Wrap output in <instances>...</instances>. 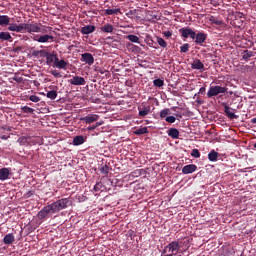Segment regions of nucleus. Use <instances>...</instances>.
<instances>
[{
    "label": "nucleus",
    "mask_w": 256,
    "mask_h": 256,
    "mask_svg": "<svg viewBox=\"0 0 256 256\" xmlns=\"http://www.w3.org/2000/svg\"><path fill=\"white\" fill-rule=\"evenodd\" d=\"M179 33L181 34V37L187 39L191 38L192 40H195L196 32L191 28H180Z\"/></svg>",
    "instance_id": "obj_6"
},
{
    "label": "nucleus",
    "mask_w": 256,
    "mask_h": 256,
    "mask_svg": "<svg viewBox=\"0 0 256 256\" xmlns=\"http://www.w3.org/2000/svg\"><path fill=\"white\" fill-rule=\"evenodd\" d=\"M151 113V106H144V107H138V115H140L141 118L146 117L148 114Z\"/></svg>",
    "instance_id": "obj_17"
},
{
    "label": "nucleus",
    "mask_w": 256,
    "mask_h": 256,
    "mask_svg": "<svg viewBox=\"0 0 256 256\" xmlns=\"http://www.w3.org/2000/svg\"><path fill=\"white\" fill-rule=\"evenodd\" d=\"M38 54H39L38 51L33 52V56H37Z\"/></svg>",
    "instance_id": "obj_54"
},
{
    "label": "nucleus",
    "mask_w": 256,
    "mask_h": 256,
    "mask_svg": "<svg viewBox=\"0 0 256 256\" xmlns=\"http://www.w3.org/2000/svg\"><path fill=\"white\" fill-rule=\"evenodd\" d=\"M251 57H254V52L245 50L244 56H242V59H244L245 61H248Z\"/></svg>",
    "instance_id": "obj_28"
},
{
    "label": "nucleus",
    "mask_w": 256,
    "mask_h": 256,
    "mask_svg": "<svg viewBox=\"0 0 256 256\" xmlns=\"http://www.w3.org/2000/svg\"><path fill=\"white\" fill-rule=\"evenodd\" d=\"M21 111H22V113H26V114H33V113H35V110L30 108V107H28V106L21 107Z\"/></svg>",
    "instance_id": "obj_30"
},
{
    "label": "nucleus",
    "mask_w": 256,
    "mask_h": 256,
    "mask_svg": "<svg viewBox=\"0 0 256 256\" xmlns=\"http://www.w3.org/2000/svg\"><path fill=\"white\" fill-rule=\"evenodd\" d=\"M219 157V153L215 150H212L208 154V159L210 162H217Z\"/></svg>",
    "instance_id": "obj_23"
},
{
    "label": "nucleus",
    "mask_w": 256,
    "mask_h": 256,
    "mask_svg": "<svg viewBox=\"0 0 256 256\" xmlns=\"http://www.w3.org/2000/svg\"><path fill=\"white\" fill-rule=\"evenodd\" d=\"M191 68L193 70H205V65L201 62L200 59L193 60V63L191 64Z\"/></svg>",
    "instance_id": "obj_15"
},
{
    "label": "nucleus",
    "mask_w": 256,
    "mask_h": 256,
    "mask_svg": "<svg viewBox=\"0 0 256 256\" xmlns=\"http://www.w3.org/2000/svg\"><path fill=\"white\" fill-rule=\"evenodd\" d=\"M191 156L195 159H200L201 157L200 151L198 149H193L191 152Z\"/></svg>",
    "instance_id": "obj_37"
},
{
    "label": "nucleus",
    "mask_w": 256,
    "mask_h": 256,
    "mask_svg": "<svg viewBox=\"0 0 256 256\" xmlns=\"http://www.w3.org/2000/svg\"><path fill=\"white\" fill-rule=\"evenodd\" d=\"M100 31L104 33H113L115 31V28L112 24L106 23L104 26L100 27Z\"/></svg>",
    "instance_id": "obj_21"
},
{
    "label": "nucleus",
    "mask_w": 256,
    "mask_h": 256,
    "mask_svg": "<svg viewBox=\"0 0 256 256\" xmlns=\"http://www.w3.org/2000/svg\"><path fill=\"white\" fill-rule=\"evenodd\" d=\"M133 10H130L128 13H126V16H132L133 15Z\"/></svg>",
    "instance_id": "obj_50"
},
{
    "label": "nucleus",
    "mask_w": 256,
    "mask_h": 256,
    "mask_svg": "<svg viewBox=\"0 0 256 256\" xmlns=\"http://www.w3.org/2000/svg\"><path fill=\"white\" fill-rule=\"evenodd\" d=\"M132 48H134L136 51L140 49L139 46H132Z\"/></svg>",
    "instance_id": "obj_52"
},
{
    "label": "nucleus",
    "mask_w": 256,
    "mask_h": 256,
    "mask_svg": "<svg viewBox=\"0 0 256 256\" xmlns=\"http://www.w3.org/2000/svg\"><path fill=\"white\" fill-rule=\"evenodd\" d=\"M82 122L86 124L95 123L99 120L98 114H88L87 116L80 119Z\"/></svg>",
    "instance_id": "obj_11"
},
{
    "label": "nucleus",
    "mask_w": 256,
    "mask_h": 256,
    "mask_svg": "<svg viewBox=\"0 0 256 256\" xmlns=\"http://www.w3.org/2000/svg\"><path fill=\"white\" fill-rule=\"evenodd\" d=\"M253 147H254V149H256V143H254Z\"/></svg>",
    "instance_id": "obj_56"
},
{
    "label": "nucleus",
    "mask_w": 256,
    "mask_h": 256,
    "mask_svg": "<svg viewBox=\"0 0 256 256\" xmlns=\"http://www.w3.org/2000/svg\"><path fill=\"white\" fill-rule=\"evenodd\" d=\"M98 72L101 74V75H104L107 77L109 75V71L105 70L104 68H99L98 69Z\"/></svg>",
    "instance_id": "obj_43"
},
{
    "label": "nucleus",
    "mask_w": 256,
    "mask_h": 256,
    "mask_svg": "<svg viewBox=\"0 0 256 256\" xmlns=\"http://www.w3.org/2000/svg\"><path fill=\"white\" fill-rule=\"evenodd\" d=\"M205 93H206V88L205 87H202V88L199 89V94L205 95Z\"/></svg>",
    "instance_id": "obj_45"
},
{
    "label": "nucleus",
    "mask_w": 256,
    "mask_h": 256,
    "mask_svg": "<svg viewBox=\"0 0 256 256\" xmlns=\"http://www.w3.org/2000/svg\"><path fill=\"white\" fill-rule=\"evenodd\" d=\"M95 31H96V26L95 25H85L80 30L82 35H90Z\"/></svg>",
    "instance_id": "obj_13"
},
{
    "label": "nucleus",
    "mask_w": 256,
    "mask_h": 256,
    "mask_svg": "<svg viewBox=\"0 0 256 256\" xmlns=\"http://www.w3.org/2000/svg\"><path fill=\"white\" fill-rule=\"evenodd\" d=\"M9 138H10L9 135H1V139H2V140H7V139H9Z\"/></svg>",
    "instance_id": "obj_46"
},
{
    "label": "nucleus",
    "mask_w": 256,
    "mask_h": 256,
    "mask_svg": "<svg viewBox=\"0 0 256 256\" xmlns=\"http://www.w3.org/2000/svg\"><path fill=\"white\" fill-rule=\"evenodd\" d=\"M156 41L158 42L159 46L162 48H166L167 47V43L163 38L160 37H156Z\"/></svg>",
    "instance_id": "obj_35"
},
{
    "label": "nucleus",
    "mask_w": 256,
    "mask_h": 256,
    "mask_svg": "<svg viewBox=\"0 0 256 256\" xmlns=\"http://www.w3.org/2000/svg\"><path fill=\"white\" fill-rule=\"evenodd\" d=\"M164 36L166 38H170V37H172V32L171 31H166V32H164Z\"/></svg>",
    "instance_id": "obj_44"
},
{
    "label": "nucleus",
    "mask_w": 256,
    "mask_h": 256,
    "mask_svg": "<svg viewBox=\"0 0 256 256\" xmlns=\"http://www.w3.org/2000/svg\"><path fill=\"white\" fill-rule=\"evenodd\" d=\"M85 143V137L83 135H77L73 139L74 146H80Z\"/></svg>",
    "instance_id": "obj_22"
},
{
    "label": "nucleus",
    "mask_w": 256,
    "mask_h": 256,
    "mask_svg": "<svg viewBox=\"0 0 256 256\" xmlns=\"http://www.w3.org/2000/svg\"><path fill=\"white\" fill-rule=\"evenodd\" d=\"M10 174H11L10 169H8V168L0 169V180L5 181V180L9 179Z\"/></svg>",
    "instance_id": "obj_18"
},
{
    "label": "nucleus",
    "mask_w": 256,
    "mask_h": 256,
    "mask_svg": "<svg viewBox=\"0 0 256 256\" xmlns=\"http://www.w3.org/2000/svg\"><path fill=\"white\" fill-rule=\"evenodd\" d=\"M21 139V141H24V140H26V138H20Z\"/></svg>",
    "instance_id": "obj_55"
},
{
    "label": "nucleus",
    "mask_w": 256,
    "mask_h": 256,
    "mask_svg": "<svg viewBox=\"0 0 256 256\" xmlns=\"http://www.w3.org/2000/svg\"><path fill=\"white\" fill-rule=\"evenodd\" d=\"M220 256H229V254L227 252H223L220 254Z\"/></svg>",
    "instance_id": "obj_51"
},
{
    "label": "nucleus",
    "mask_w": 256,
    "mask_h": 256,
    "mask_svg": "<svg viewBox=\"0 0 256 256\" xmlns=\"http://www.w3.org/2000/svg\"><path fill=\"white\" fill-rule=\"evenodd\" d=\"M81 61L85 62L89 66H92L95 63V58L91 53H82Z\"/></svg>",
    "instance_id": "obj_10"
},
{
    "label": "nucleus",
    "mask_w": 256,
    "mask_h": 256,
    "mask_svg": "<svg viewBox=\"0 0 256 256\" xmlns=\"http://www.w3.org/2000/svg\"><path fill=\"white\" fill-rule=\"evenodd\" d=\"M71 85L74 86H84L86 84V80L83 77L80 76H74L69 80Z\"/></svg>",
    "instance_id": "obj_12"
},
{
    "label": "nucleus",
    "mask_w": 256,
    "mask_h": 256,
    "mask_svg": "<svg viewBox=\"0 0 256 256\" xmlns=\"http://www.w3.org/2000/svg\"><path fill=\"white\" fill-rule=\"evenodd\" d=\"M46 97H48L50 100H55L57 97V92L55 90H51L46 93Z\"/></svg>",
    "instance_id": "obj_32"
},
{
    "label": "nucleus",
    "mask_w": 256,
    "mask_h": 256,
    "mask_svg": "<svg viewBox=\"0 0 256 256\" xmlns=\"http://www.w3.org/2000/svg\"><path fill=\"white\" fill-rule=\"evenodd\" d=\"M190 45L189 43H185L183 46L180 47L181 53H187L189 51Z\"/></svg>",
    "instance_id": "obj_38"
},
{
    "label": "nucleus",
    "mask_w": 256,
    "mask_h": 256,
    "mask_svg": "<svg viewBox=\"0 0 256 256\" xmlns=\"http://www.w3.org/2000/svg\"><path fill=\"white\" fill-rule=\"evenodd\" d=\"M103 125V121H101V122H96L95 123V126L98 128V127H101Z\"/></svg>",
    "instance_id": "obj_47"
},
{
    "label": "nucleus",
    "mask_w": 256,
    "mask_h": 256,
    "mask_svg": "<svg viewBox=\"0 0 256 256\" xmlns=\"http://www.w3.org/2000/svg\"><path fill=\"white\" fill-rule=\"evenodd\" d=\"M28 99L32 103H39L41 101V98H39L37 95H31Z\"/></svg>",
    "instance_id": "obj_39"
},
{
    "label": "nucleus",
    "mask_w": 256,
    "mask_h": 256,
    "mask_svg": "<svg viewBox=\"0 0 256 256\" xmlns=\"http://www.w3.org/2000/svg\"><path fill=\"white\" fill-rule=\"evenodd\" d=\"M111 168L108 165L101 166L100 173L107 176L110 172Z\"/></svg>",
    "instance_id": "obj_29"
},
{
    "label": "nucleus",
    "mask_w": 256,
    "mask_h": 256,
    "mask_svg": "<svg viewBox=\"0 0 256 256\" xmlns=\"http://www.w3.org/2000/svg\"><path fill=\"white\" fill-rule=\"evenodd\" d=\"M16 241V238L12 233L7 234L3 237V243L4 245H12Z\"/></svg>",
    "instance_id": "obj_19"
},
{
    "label": "nucleus",
    "mask_w": 256,
    "mask_h": 256,
    "mask_svg": "<svg viewBox=\"0 0 256 256\" xmlns=\"http://www.w3.org/2000/svg\"><path fill=\"white\" fill-rule=\"evenodd\" d=\"M251 123L256 124V118H253V119L251 120Z\"/></svg>",
    "instance_id": "obj_53"
},
{
    "label": "nucleus",
    "mask_w": 256,
    "mask_h": 256,
    "mask_svg": "<svg viewBox=\"0 0 256 256\" xmlns=\"http://www.w3.org/2000/svg\"><path fill=\"white\" fill-rule=\"evenodd\" d=\"M209 21L211 24H215L216 26H221L224 24V22L222 20H220L219 18H216L214 16H210Z\"/></svg>",
    "instance_id": "obj_27"
},
{
    "label": "nucleus",
    "mask_w": 256,
    "mask_h": 256,
    "mask_svg": "<svg viewBox=\"0 0 256 256\" xmlns=\"http://www.w3.org/2000/svg\"><path fill=\"white\" fill-rule=\"evenodd\" d=\"M119 13H121V9L120 8H117V9H106L105 10V14L107 16L118 15Z\"/></svg>",
    "instance_id": "obj_26"
},
{
    "label": "nucleus",
    "mask_w": 256,
    "mask_h": 256,
    "mask_svg": "<svg viewBox=\"0 0 256 256\" xmlns=\"http://www.w3.org/2000/svg\"><path fill=\"white\" fill-rule=\"evenodd\" d=\"M171 114L170 109H165L160 112V118H166L168 115Z\"/></svg>",
    "instance_id": "obj_40"
},
{
    "label": "nucleus",
    "mask_w": 256,
    "mask_h": 256,
    "mask_svg": "<svg viewBox=\"0 0 256 256\" xmlns=\"http://www.w3.org/2000/svg\"><path fill=\"white\" fill-rule=\"evenodd\" d=\"M0 26H9L8 31L16 32V33H47V30L40 27L41 23L33 22L31 19L26 23H20L19 25L16 23H10V17L7 15H0Z\"/></svg>",
    "instance_id": "obj_1"
},
{
    "label": "nucleus",
    "mask_w": 256,
    "mask_h": 256,
    "mask_svg": "<svg viewBox=\"0 0 256 256\" xmlns=\"http://www.w3.org/2000/svg\"><path fill=\"white\" fill-rule=\"evenodd\" d=\"M32 39L33 41H37L38 43H48L54 41V37L49 34H45L42 36L36 35Z\"/></svg>",
    "instance_id": "obj_7"
},
{
    "label": "nucleus",
    "mask_w": 256,
    "mask_h": 256,
    "mask_svg": "<svg viewBox=\"0 0 256 256\" xmlns=\"http://www.w3.org/2000/svg\"><path fill=\"white\" fill-rule=\"evenodd\" d=\"M224 113H226L227 117H228L230 120H233V119H237V118H238V116H237L235 113H233V112L231 111V108H230V106H228V105H224Z\"/></svg>",
    "instance_id": "obj_20"
},
{
    "label": "nucleus",
    "mask_w": 256,
    "mask_h": 256,
    "mask_svg": "<svg viewBox=\"0 0 256 256\" xmlns=\"http://www.w3.org/2000/svg\"><path fill=\"white\" fill-rule=\"evenodd\" d=\"M207 40V34L205 32H197L195 36V44L203 47V43Z\"/></svg>",
    "instance_id": "obj_9"
},
{
    "label": "nucleus",
    "mask_w": 256,
    "mask_h": 256,
    "mask_svg": "<svg viewBox=\"0 0 256 256\" xmlns=\"http://www.w3.org/2000/svg\"><path fill=\"white\" fill-rule=\"evenodd\" d=\"M104 188H105V186L103 185L102 182H97V183L95 184V186H94V191H95V192H99V191L103 192V189H104Z\"/></svg>",
    "instance_id": "obj_31"
},
{
    "label": "nucleus",
    "mask_w": 256,
    "mask_h": 256,
    "mask_svg": "<svg viewBox=\"0 0 256 256\" xmlns=\"http://www.w3.org/2000/svg\"><path fill=\"white\" fill-rule=\"evenodd\" d=\"M50 213H53V209L49 205L44 206L43 209L38 212L39 220L47 219Z\"/></svg>",
    "instance_id": "obj_8"
},
{
    "label": "nucleus",
    "mask_w": 256,
    "mask_h": 256,
    "mask_svg": "<svg viewBox=\"0 0 256 256\" xmlns=\"http://www.w3.org/2000/svg\"><path fill=\"white\" fill-rule=\"evenodd\" d=\"M0 40L12 42L13 38H12L10 32H0Z\"/></svg>",
    "instance_id": "obj_24"
},
{
    "label": "nucleus",
    "mask_w": 256,
    "mask_h": 256,
    "mask_svg": "<svg viewBox=\"0 0 256 256\" xmlns=\"http://www.w3.org/2000/svg\"><path fill=\"white\" fill-rule=\"evenodd\" d=\"M155 87H163L164 86V80L163 79H155L153 81Z\"/></svg>",
    "instance_id": "obj_36"
},
{
    "label": "nucleus",
    "mask_w": 256,
    "mask_h": 256,
    "mask_svg": "<svg viewBox=\"0 0 256 256\" xmlns=\"http://www.w3.org/2000/svg\"><path fill=\"white\" fill-rule=\"evenodd\" d=\"M147 133H148L147 127H143V128L135 130V134L138 135V136L144 135V134H147Z\"/></svg>",
    "instance_id": "obj_34"
},
{
    "label": "nucleus",
    "mask_w": 256,
    "mask_h": 256,
    "mask_svg": "<svg viewBox=\"0 0 256 256\" xmlns=\"http://www.w3.org/2000/svg\"><path fill=\"white\" fill-rule=\"evenodd\" d=\"M37 53L42 57H46V64L48 65H51L52 63L55 64V62L59 60L56 52L49 53L45 50H39Z\"/></svg>",
    "instance_id": "obj_5"
},
{
    "label": "nucleus",
    "mask_w": 256,
    "mask_h": 256,
    "mask_svg": "<svg viewBox=\"0 0 256 256\" xmlns=\"http://www.w3.org/2000/svg\"><path fill=\"white\" fill-rule=\"evenodd\" d=\"M181 249V246H179V242L173 241L170 242L162 251V254H167L165 256H174L177 255L179 250Z\"/></svg>",
    "instance_id": "obj_3"
},
{
    "label": "nucleus",
    "mask_w": 256,
    "mask_h": 256,
    "mask_svg": "<svg viewBox=\"0 0 256 256\" xmlns=\"http://www.w3.org/2000/svg\"><path fill=\"white\" fill-rule=\"evenodd\" d=\"M227 88L219 85L215 86H210L208 92H207V97L212 98V97H217L219 94H225L227 93Z\"/></svg>",
    "instance_id": "obj_4"
},
{
    "label": "nucleus",
    "mask_w": 256,
    "mask_h": 256,
    "mask_svg": "<svg viewBox=\"0 0 256 256\" xmlns=\"http://www.w3.org/2000/svg\"><path fill=\"white\" fill-rule=\"evenodd\" d=\"M51 75L56 77V78H61L62 77V74L60 72H58L57 70H52Z\"/></svg>",
    "instance_id": "obj_42"
},
{
    "label": "nucleus",
    "mask_w": 256,
    "mask_h": 256,
    "mask_svg": "<svg viewBox=\"0 0 256 256\" xmlns=\"http://www.w3.org/2000/svg\"><path fill=\"white\" fill-rule=\"evenodd\" d=\"M126 38L129 41H131L132 43H139V37L136 35L131 34V35L126 36Z\"/></svg>",
    "instance_id": "obj_33"
},
{
    "label": "nucleus",
    "mask_w": 256,
    "mask_h": 256,
    "mask_svg": "<svg viewBox=\"0 0 256 256\" xmlns=\"http://www.w3.org/2000/svg\"><path fill=\"white\" fill-rule=\"evenodd\" d=\"M71 205H72V201L69 198H62L60 200H57L51 203L48 206L52 208V214H56V213H59L62 209H67Z\"/></svg>",
    "instance_id": "obj_2"
},
{
    "label": "nucleus",
    "mask_w": 256,
    "mask_h": 256,
    "mask_svg": "<svg viewBox=\"0 0 256 256\" xmlns=\"http://www.w3.org/2000/svg\"><path fill=\"white\" fill-rule=\"evenodd\" d=\"M168 136L172 139H179V131L176 128L168 130Z\"/></svg>",
    "instance_id": "obj_25"
},
{
    "label": "nucleus",
    "mask_w": 256,
    "mask_h": 256,
    "mask_svg": "<svg viewBox=\"0 0 256 256\" xmlns=\"http://www.w3.org/2000/svg\"><path fill=\"white\" fill-rule=\"evenodd\" d=\"M196 170H197V166L194 164H191V165L184 166L183 169H181V173H183L184 175L193 174Z\"/></svg>",
    "instance_id": "obj_14"
},
{
    "label": "nucleus",
    "mask_w": 256,
    "mask_h": 256,
    "mask_svg": "<svg viewBox=\"0 0 256 256\" xmlns=\"http://www.w3.org/2000/svg\"><path fill=\"white\" fill-rule=\"evenodd\" d=\"M165 121H166L167 123H175V122H176V118H175V116H167V117L165 118Z\"/></svg>",
    "instance_id": "obj_41"
},
{
    "label": "nucleus",
    "mask_w": 256,
    "mask_h": 256,
    "mask_svg": "<svg viewBox=\"0 0 256 256\" xmlns=\"http://www.w3.org/2000/svg\"><path fill=\"white\" fill-rule=\"evenodd\" d=\"M53 67L59 69V70H67L68 67V62H66L63 59H58L55 64L53 65Z\"/></svg>",
    "instance_id": "obj_16"
},
{
    "label": "nucleus",
    "mask_w": 256,
    "mask_h": 256,
    "mask_svg": "<svg viewBox=\"0 0 256 256\" xmlns=\"http://www.w3.org/2000/svg\"><path fill=\"white\" fill-rule=\"evenodd\" d=\"M97 127L95 126V125H93V126H89L88 127V131H93V130H95Z\"/></svg>",
    "instance_id": "obj_48"
},
{
    "label": "nucleus",
    "mask_w": 256,
    "mask_h": 256,
    "mask_svg": "<svg viewBox=\"0 0 256 256\" xmlns=\"http://www.w3.org/2000/svg\"><path fill=\"white\" fill-rule=\"evenodd\" d=\"M237 16H238V18H240V19L244 18V14H243L242 12H238Z\"/></svg>",
    "instance_id": "obj_49"
}]
</instances>
